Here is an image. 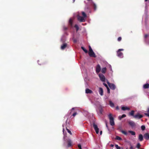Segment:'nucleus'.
<instances>
[{
    "instance_id": "nucleus-14",
    "label": "nucleus",
    "mask_w": 149,
    "mask_h": 149,
    "mask_svg": "<svg viewBox=\"0 0 149 149\" xmlns=\"http://www.w3.org/2000/svg\"><path fill=\"white\" fill-rule=\"evenodd\" d=\"M128 123L129 125L132 127H133L135 125V123L134 122L132 121H129Z\"/></svg>"
},
{
    "instance_id": "nucleus-7",
    "label": "nucleus",
    "mask_w": 149,
    "mask_h": 149,
    "mask_svg": "<svg viewBox=\"0 0 149 149\" xmlns=\"http://www.w3.org/2000/svg\"><path fill=\"white\" fill-rule=\"evenodd\" d=\"M78 19L81 22H84L85 21V18L83 17L78 16L77 17Z\"/></svg>"
},
{
    "instance_id": "nucleus-51",
    "label": "nucleus",
    "mask_w": 149,
    "mask_h": 149,
    "mask_svg": "<svg viewBox=\"0 0 149 149\" xmlns=\"http://www.w3.org/2000/svg\"><path fill=\"white\" fill-rule=\"evenodd\" d=\"M148 35H146L145 36V38H147V37Z\"/></svg>"
},
{
    "instance_id": "nucleus-42",
    "label": "nucleus",
    "mask_w": 149,
    "mask_h": 149,
    "mask_svg": "<svg viewBox=\"0 0 149 149\" xmlns=\"http://www.w3.org/2000/svg\"><path fill=\"white\" fill-rule=\"evenodd\" d=\"M72 40L74 42L76 43L77 42V40L75 39L74 37L72 38Z\"/></svg>"
},
{
    "instance_id": "nucleus-27",
    "label": "nucleus",
    "mask_w": 149,
    "mask_h": 149,
    "mask_svg": "<svg viewBox=\"0 0 149 149\" xmlns=\"http://www.w3.org/2000/svg\"><path fill=\"white\" fill-rule=\"evenodd\" d=\"M128 132L130 133L132 135H135V133L134 132L132 131H129Z\"/></svg>"
},
{
    "instance_id": "nucleus-36",
    "label": "nucleus",
    "mask_w": 149,
    "mask_h": 149,
    "mask_svg": "<svg viewBox=\"0 0 149 149\" xmlns=\"http://www.w3.org/2000/svg\"><path fill=\"white\" fill-rule=\"evenodd\" d=\"M141 129L142 130H144L145 129V127L144 125H142L141 126Z\"/></svg>"
},
{
    "instance_id": "nucleus-10",
    "label": "nucleus",
    "mask_w": 149,
    "mask_h": 149,
    "mask_svg": "<svg viewBox=\"0 0 149 149\" xmlns=\"http://www.w3.org/2000/svg\"><path fill=\"white\" fill-rule=\"evenodd\" d=\"M98 92L100 95L102 96L103 95V89L101 87L99 88Z\"/></svg>"
},
{
    "instance_id": "nucleus-46",
    "label": "nucleus",
    "mask_w": 149,
    "mask_h": 149,
    "mask_svg": "<svg viewBox=\"0 0 149 149\" xmlns=\"http://www.w3.org/2000/svg\"><path fill=\"white\" fill-rule=\"evenodd\" d=\"M121 40V37H119L118 38V41H120Z\"/></svg>"
},
{
    "instance_id": "nucleus-15",
    "label": "nucleus",
    "mask_w": 149,
    "mask_h": 149,
    "mask_svg": "<svg viewBox=\"0 0 149 149\" xmlns=\"http://www.w3.org/2000/svg\"><path fill=\"white\" fill-rule=\"evenodd\" d=\"M103 84L107 88V92L108 93H110V89L108 87L107 85L104 83H103Z\"/></svg>"
},
{
    "instance_id": "nucleus-45",
    "label": "nucleus",
    "mask_w": 149,
    "mask_h": 149,
    "mask_svg": "<svg viewBox=\"0 0 149 149\" xmlns=\"http://www.w3.org/2000/svg\"><path fill=\"white\" fill-rule=\"evenodd\" d=\"M89 51H91V52H92V51L93 50L92 49L91 47L90 46H89Z\"/></svg>"
},
{
    "instance_id": "nucleus-21",
    "label": "nucleus",
    "mask_w": 149,
    "mask_h": 149,
    "mask_svg": "<svg viewBox=\"0 0 149 149\" xmlns=\"http://www.w3.org/2000/svg\"><path fill=\"white\" fill-rule=\"evenodd\" d=\"M72 18H70L69 20V24L71 26H72Z\"/></svg>"
},
{
    "instance_id": "nucleus-28",
    "label": "nucleus",
    "mask_w": 149,
    "mask_h": 149,
    "mask_svg": "<svg viewBox=\"0 0 149 149\" xmlns=\"http://www.w3.org/2000/svg\"><path fill=\"white\" fill-rule=\"evenodd\" d=\"M65 38L64 36H63L61 39V41L62 42H64L65 40Z\"/></svg>"
},
{
    "instance_id": "nucleus-17",
    "label": "nucleus",
    "mask_w": 149,
    "mask_h": 149,
    "mask_svg": "<svg viewBox=\"0 0 149 149\" xmlns=\"http://www.w3.org/2000/svg\"><path fill=\"white\" fill-rule=\"evenodd\" d=\"M144 137L146 139H149V133H147L144 135Z\"/></svg>"
},
{
    "instance_id": "nucleus-3",
    "label": "nucleus",
    "mask_w": 149,
    "mask_h": 149,
    "mask_svg": "<svg viewBox=\"0 0 149 149\" xmlns=\"http://www.w3.org/2000/svg\"><path fill=\"white\" fill-rule=\"evenodd\" d=\"M123 49H119L117 52V56L120 58H122L123 56V54L122 53L120 52L121 51H123Z\"/></svg>"
},
{
    "instance_id": "nucleus-33",
    "label": "nucleus",
    "mask_w": 149,
    "mask_h": 149,
    "mask_svg": "<svg viewBox=\"0 0 149 149\" xmlns=\"http://www.w3.org/2000/svg\"><path fill=\"white\" fill-rule=\"evenodd\" d=\"M121 132L123 134L125 135H127V133L125 131H123V130H122L121 131Z\"/></svg>"
},
{
    "instance_id": "nucleus-8",
    "label": "nucleus",
    "mask_w": 149,
    "mask_h": 149,
    "mask_svg": "<svg viewBox=\"0 0 149 149\" xmlns=\"http://www.w3.org/2000/svg\"><path fill=\"white\" fill-rule=\"evenodd\" d=\"M88 54L91 57H96V55L95 54L93 50L92 51V52L91 51H89Z\"/></svg>"
},
{
    "instance_id": "nucleus-24",
    "label": "nucleus",
    "mask_w": 149,
    "mask_h": 149,
    "mask_svg": "<svg viewBox=\"0 0 149 149\" xmlns=\"http://www.w3.org/2000/svg\"><path fill=\"white\" fill-rule=\"evenodd\" d=\"M72 145L71 141L70 139H69L68 141V147H70Z\"/></svg>"
},
{
    "instance_id": "nucleus-5",
    "label": "nucleus",
    "mask_w": 149,
    "mask_h": 149,
    "mask_svg": "<svg viewBox=\"0 0 149 149\" xmlns=\"http://www.w3.org/2000/svg\"><path fill=\"white\" fill-rule=\"evenodd\" d=\"M143 117V116L138 112L134 116V118L136 119H140Z\"/></svg>"
},
{
    "instance_id": "nucleus-53",
    "label": "nucleus",
    "mask_w": 149,
    "mask_h": 149,
    "mask_svg": "<svg viewBox=\"0 0 149 149\" xmlns=\"http://www.w3.org/2000/svg\"><path fill=\"white\" fill-rule=\"evenodd\" d=\"M102 131H100V134L101 135L102 134Z\"/></svg>"
},
{
    "instance_id": "nucleus-55",
    "label": "nucleus",
    "mask_w": 149,
    "mask_h": 149,
    "mask_svg": "<svg viewBox=\"0 0 149 149\" xmlns=\"http://www.w3.org/2000/svg\"><path fill=\"white\" fill-rule=\"evenodd\" d=\"M73 2H74L75 1V0H73Z\"/></svg>"
},
{
    "instance_id": "nucleus-23",
    "label": "nucleus",
    "mask_w": 149,
    "mask_h": 149,
    "mask_svg": "<svg viewBox=\"0 0 149 149\" xmlns=\"http://www.w3.org/2000/svg\"><path fill=\"white\" fill-rule=\"evenodd\" d=\"M134 110H132L129 113V114L130 115L133 116L134 117Z\"/></svg>"
},
{
    "instance_id": "nucleus-4",
    "label": "nucleus",
    "mask_w": 149,
    "mask_h": 149,
    "mask_svg": "<svg viewBox=\"0 0 149 149\" xmlns=\"http://www.w3.org/2000/svg\"><path fill=\"white\" fill-rule=\"evenodd\" d=\"M107 80V83L108 84L109 86L110 87V88L113 90H114L116 88V86L113 84L112 83H110L108 81V80Z\"/></svg>"
},
{
    "instance_id": "nucleus-30",
    "label": "nucleus",
    "mask_w": 149,
    "mask_h": 149,
    "mask_svg": "<svg viewBox=\"0 0 149 149\" xmlns=\"http://www.w3.org/2000/svg\"><path fill=\"white\" fill-rule=\"evenodd\" d=\"M82 14L83 17H84V18H85L86 17V15L84 12H82Z\"/></svg>"
},
{
    "instance_id": "nucleus-41",
    "label": "nucleus",
    "mask_w": 149,
    "mask_h": 149,
    "mask_svg": "<svg viewBox=\"0 0 149 149\" xmlns=\"http://www.w3.org/2000/svg\"><path fill=\"white\" fill-rule=\"evenodd\" d=\"M77 114V113L76 112H73V113L72 115V116H74V117Z\"/></svg>"
},
{
    "instance_id": "nucleus-44",
    "label": "nucleus",
    "mask_w": 149,
    "mask_h": 149,
    "mask_svg": "<svg viewBox=\"0 0 149 149\" xmlns=\"http://www.w3.org/2000/svg\"><path fill=\"white\" fill-rule=\"evenodd\" d=\"M78 147L79 149H81V146L80 144H79L78 145Z\"/></svg>"
},
{
    "instance_id": "nucleus-11",
    "label": "nucleus",
    "mask_w": 149,
    "mask_h": 149,
    "mask_svg": "<svg viewBox=\"0 0 149 149\" xmlns=\"http://www.w3.org/2000/svg\"><path fill=\"white\" fill-rule=\"evenodd\" d=\"M85 92L86 93L91 94L93 93V91L88 88H86L85 90Z\"/></svg>"
},
{
    "instance_id": "nucleus-52",
    "label": "nucleus",
    "mask_w": 149,
    "mask_h": 149,
    "mask_svg": "<svg viewBox=\"0 0 149 149\" xmlns=\"http://www.w3.org/2000/svg\"><path fill=\"white\" fill-rule=\"evenodd\" d=\"M130 149H133V147L132 146H131L130 147Z\"/></svg>"
},
{
    "instance_id": "nucleus-56",
    "label": "nucleus",
    "mask_w": 149,
    "mask_h": 149,
    "mask_svg": "<svg viewBox=\"0 0 149 149\" xmlns=\"http://www.w3.org/2000/svg\"><path fill=\"white\" fill-rule=\"evenodd\" d=\"M147 0H145V1H147Z\"/></svg>"
},
{
    "instance_id": "nucleus-35",
    "label": "nucleus",
    "mask_w": 149,
    "mask_h": 149,
    "mask_svg": "<svg viewBox=\"0 0 149 149\" xmlns=\"http://www.w3.org/2000/svg\"><path fill=\"white\" fill-rule=\"evenodd\" d=\"M62 126H63V134H64V138L65 139V137L66 136H65V135L64 134V125H63Z\"/></svg>"
},
{
    "instance_id": "nucleus-9",
    "label": "nucleus",
    "mask_w": 149,
    "mask_h": 149,
    "mask_svg": "<svg viewBox=\"0 0 149 149\" xmlns=\"http://www.w3.org/2000/svg\"><path fill=\"white\" fill-rule=\"evenodd\" d=\"M101 67H100V65H98L96 67V72L97 73H99L100 72V71L101 70Z\"/></svg>"
},
{
    "instance_id": "nucleus-34",
    "label": "nucleus",
    "mask_w": 149,
    "mask_h": 149,
    "mask_svg": "<svg viewBox=\"0 0 149 149\" xmlns=\"http://www.w3.org/2000/svg\"><path fill=\"white\" fill-rule=\"evenodd\" d=\"M109 68L110 69V70L111 71V73L113 72V71L112 70V68L111 65H109Z\"/></svg>"
},
{
    "instance_id": "nucleus-54",
    "label": "nucleus",
    "mask_w": 149,
    "mask_h": 149,
    "mask_svg": "<svg viewBox=\"0 0 149 149\" xmlns=\"http://www.w3.org/2000/svg\"><path fill=\"white\" fill-rule=\"evenodd\" d=\"M67 29V27H65L64 28V29H65V30H66Z\"/></svg>"
},
{
    "instance_id": "nucleus-49",
    "label": "nucleus",
    "mask_w": 149,
    "mask_h": 149,
    "mask_svg": "<svg viewBox=\"0 0 149 149\" xmlns=\"http://www.w3.org/2000/svg\"><path fill=\"white\" fill-rule=\"evenodd\" d=\"M116 109L117 110H118L119 109V107L118 106H117L116 107Z\"/></svg>"
},
{
    "instance_id": "nucleus-12",
    "label": "nucleus",
    "mask_w": 149,
    "mask_h": 149,
    "mask_svg": "<svg viewBox=\"0 0 149 149\" xmlns=\"http://www.w3.org/2000/svg\"><path fill=\"white\" fill-rule=\"evenodd\" d=\"M121 109L125 111L126 110H130V109L129 108L125 106H122Z\"/></svg>"
},
{
    "instance_id": "nucleus-16",
    "label": "nucleus",
    "mask_w": 149,
    "mask_h": 149,
    "mask_svg": "<svg viewBox=\"0 0 149 149\" xmlns=\"http://www.w3.org/2000/svg\"><path fill=\"white\" fill-rule=\"evenodd\" d=\"M82 112L84 115L85 116H87L88 114V112L87 111L85 110H83V111H82Z\"/></svg>"
},
{
    "instance_id": "nucleus-19",
    "label": "nucleus",
    "mask_w": 149,
    "mask_h": 149,
    "mask_svg": "<svg viewBox=\"0 0 149 149\" xmlns=\"http://www.w3.org/2000/svg\"><path fill=\"white\" fill-rule=\"evenodd\" d=\"M107 70V68H102L101 70V72L103 73H105Z\"/></svg>"
},
{
    "instance_id": "nucleus-26",
    "label": "nucleus",
    "mask_w": 149,
    "mask_h": 149,
    "mask_svg": "<svg viewBox=\"0 0 149 149\" xmlns=\"http://www.w3.org/2000/svg\"><path fill=\"white\" fill-rule=\"evenodd\" d=\"M92 5H93V6L94 7V9L95 10L96 9L97 6L93 2H92Z\"/></svg>"
},
{
    "instance_id": "nucleus-58",
    "label": "nucleus",
    "mask_w": 149,
    "mask_h": 149,
    "mask_svg": "<svg viewBox=\"0 0 149 149\" xmlns=\"http://www.w3.org/2000/svg\"><path fill=\"white\" fill-rule=\"evenodd\" d=\"M67 120H66V123H67Z\"/></svg>"
},
{
    "instance_id": "nucleus-20",
    "label": "nucleus",
    "mask_w": 149,
    "mask_h": 149,
    "mask_svg": "<svg viewBox=\"0 0 149 149\" xmlns=\"http://www.w3.org/2000/svg\"><path fill=\"white\" fill-rule=\"evenodd\" d=\"M126 115H125V114H123L122 116H119V117H118V119L120 120H121L122 118H125V117H126Z\"/></svg>"
},
{
    "instance_id": "nucleus-38",
    "label": "nucleus",
    "mask_w": 149,
    "mask_h": 149,
    "mask_svg": "<svg viewBox=\"0 0 149 149\" xmlns=\"http://www.w3.org/2000/svg\"><path fill=\"white\" fill-rule=\"evenodd\" d=\"M141 146V145L140 144V143H138L137 144V146H136V147L138 148H139Z\"/></svg>"
},
{
    "instance_id": "nucleus-37",
    "label": "nucleus",
    "mask_w": 149,
    "mask_h": 149,
    "mask_svg": "<svg viewBox=\"0 0 149 149\" xmlns=\"http://www.w3.org/2000/svg\"><path fill=\"white\" fill-rule=\"evenodd\" d=\"M115 147L117 148V149H120V147L117 144L115 145Z\"/></svg>"
},
{
    "instance_id": "nucleus-22",
    "label": "nucleus",
    "mask_w": 149,
    "mask_h": 149,
    "mask_svg": "<svg viewBox=\"0 0 149 149\" xmlns=\"http://www.w3.org/2000/svg\"><path fill=\"white\" fill-rule=\"evenodd\" d=\"M139 140L141 141L143 140V136L142 134H140L139 136Z\"/></svg>"
},
{
    "instance_id": "nucleus-57",
    "label": "nucleus",
    "mask_w": 149,
    "mask_h": 149,
    "mask_svg": "<svg viewBox=\"0 0 149 149\" xmlns=\"http://www.w3.org/2000/svg\"><path fill=\"white\" fill-rule=\"evenodd\" d=\"M106 126H107V124H106Z\"/></svg>"
},
{
    "instance_id": "nucleus-18",
    "label": "nucleus",
    "mask_w": 149,
    "mask_h": 149,
    "mask_svg": "<svg viewBox=\"0 0 149 149\" xmlns=\"http://www.w3.org/2000/svg\"><path fill=\"white\" fill-rule=\"evenodd\" d=\"M143 88L145 89L148 88H149V84H145L143 86Z\"/></svg>"
},
{
    "instance_id": "nucleus-25",
    "label": "nucleus",
    "mask_w": 149,
    "mask_h": 149,
    "mask_svg": "<svg viewBox=\"0 0 149 149\" xmlns=\"http://www.w3.org/2000/svg\"><path fill=\"white\" fill-rule=\"evenodd\" d=\"M109 105L110 106L112 107H113L114 106V104L113 102H112L111 101H109Z\"/></svg>"
},
{
    "instance_id": "nucleus-32",
    "label": "nucleus",
    "mask_w": 149,
    "mask_h": 149,
    "mask_svg": "<svg viewBox=\"0 0 149 149\" xmlns=\"http://www.w3.org/2000/svg\"><path fill=\"white\" fill-rule=\"evenodd\" d=\"M116 139L119 140H122V139L120 137L118 136L116 137Z\"/></svg>"
},
{
    "instance_id": "nucleus-29",
    "label": "nucleus",
    "mask_w": 149,
    "mask_h": 149,
    "mask_svg": "<svg viewBox=\"0 0 149 149\" xmlns=\"http://www.w3.org/2000/svg\"><path fill=\"white\" fill-rule=\"evenodd\" d=\"M81 48L84 52L85 53H87V52H88L87 50L86 49H85L84 47H81Z\"/></svg>"
},
{
    "instance_id": "nucleus-40",
    "label": "nucleus",
    "mask_w": 149,
    "mask_h": 149,
    "mask_svg": "<svg viewBox=\"0 0 149 149\" xmlns=\"http://www.w3.org/2000/svg\"><path fill=\"white\" fill-rule=\"evenodd\" d=\"M66 127V130H67L68 132L71 135L72 133H71V132L69 129H68Z\"/></svg>"
},
{
    "instance_id": "nucleus-50",
    "label": "nucleus",
    "mask_w": 149,
    "mask_h": 149,
    "mask_svg": "<svg viewBox=\"0 0 149 149\" xmlns=\"http://www.w3.org/2000/svg\"><path fill=\"white\" fill-rule=\"evenodd\" d=\"M114 146V145L112 144H111L110 145V146L111 147H113Z\"/></svg>"
},
{
    "instance_id": "nucleus-48",
    "label": "nucleus",
    "mask_w": 149,
    "mask_h": 149,
    "mask_svg": "<svg viewBox=\"0 0 149 149\" xmlns=\"http://www.w3.org/2000/svg\"><path fill=\"white\" fill-rule=\"evenodd\" d=\"M102 109H100V113L101 114L102 113Z\"/></svg>"
},
{
    "instance_id": "nucleus-13",
    "label": "nucleus",
    "mask_w": 149,
    "mask_h": 149,
    "mask_svg": "<svg viewBox=\"0 0 149 149\" xmlns=\"http://www.w3.org/2000/svg\"><path fill=\"white\" fill-rule=\"evenodd\" d=\"M67 46V44L66 43H64L62 45L61 47V49L62 50L64 49Z\"/></svg>"
},
{
    "instance_id": "nucleus-47",
    "label": "nucleus",
    "mask_w": 149,
    "mask_h": 149,
    "mask_svg": "<svg viewBox=\"0 0 149 149\" xmlns=\"http://www.w3.org/2000/svg\"><path fill=\"white\" fill-rule=\"evenodd\" d=\"M146 112H147L146 113H149V107L148 108Z\"/></svg>"
},
{
    "instance_id": "nucleus-1",
    "label": "nucleus",
    "mask_w": 149,
    "mask_h": 149,
    "mask_svg": "<svg viewBox=\"0 0 149 149\" xmlns=\"http://www.w3.org/2000/svg\"><path fill=\"white\" fill-rule=\"evenodd\" d=\"M108 116L110 120V123L111 126H113L115 125V123L114 120V118L112 116V114L111 113L109 114Z\"/></svg>"
},
{
    "instance_id": "nucleus-43",
    "label": "nucleus",
    "mask_w": 149,
    "mask_h": 149,
    "mask_svg": "<svg viewBox=\"0 0 149 149\" xmlns=\"http://www.w3.org/2000/svg\"><path fill=\"white\" fill-rule=\"evenodd\" d=\"M144 114L145 116H148L149 118V113H145Z\"/></svg>"
},
{
    "instance_id": "nucleus-2",
    "label": "nucleus",
    "mask_w": 149,
    "mask_h": 149,
    "mask_svg": "<svg viewBox=\"0 0 149 149\" xmlns=\"http://www.w3.org/2000/svg\"><path fill=\"white\" fill-rule=\"evenodd\" d=\"M100 79V80L103 83H104L105 81L107 82V79L105 78V76L102 74H99L98 75Z\"/></svg>"
},
{
    "instance_id": "nucleus-31",
    "label": "nucleus",
    "mask_w": 149,
    "mask_h": 149,
    "mask_svg": "<svg viewBox=\"0 0 149 149\" xmlns=\"http://www.w3.org/2000/svg\"><path fill=\"white\" fill-rule=\"evenodd\" d=\"M74 27L76 29L77 31L79 29V27L78 26L77 24H76L74 26Z\"/></svg>"
},
{
    "instance_id": "nucleus-39",
    "label": "nucleus",
    "mask_w": 149,
    "mask_h": 149,
    "mask_svg": "<svg viewBox=\"0 0 149 149\" xmlns=\"http://www.w3.org/2000/svg\"><path fill=\"white\" fill-rule=\"evenodd\" d=\"M75 109V108H73L70 111V114H71V113L73 112V111Z\"/></svg>"
},
{
    "instance_id": "nucleus-6",
    "label": "nucleus",
    "mask_w": 149,
    "mask_h": 149,
    "mask_svg": "<svg viewBox=\"0 0 149 149\" xmlns=\"http://www.w3.org/2000/svg\"><path fill=\"white\" fill-rule=\"evenodd\" d=\"M93 126L95 131L96 133L97 134H98L99 132V129L97 125L95 123H93Z\"/></svg>"
}]
</instances>
